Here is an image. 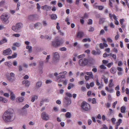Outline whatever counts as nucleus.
Masks as SVG:
<instances>
[{"mask_svg": "<svg viewBox=\"0 0 129 129\" xmlns=\"http://www.w3.org/2000/svg\"><path fill=\"white\" fill-rule=\"evenodd\" d=\"M22 26V24L21 23H19L16 24V26H13L12 29L13 30L16 32H18Z\"/></svg>", "mask_w": 129, "mask_h": 129, "instance_id": "6", "label": "nucleus"}, {"mask_svg": "<svg viewBox=\"0 0 129 129\" xmlns=\"http://www.w3.org/2000/svg\"><path fill=\"white\" fill-rule=\"evenodd\" d=\"M113 80L111 79L110 80L109 83V86L110 87H112L113 86V84L112 83Z\"/></svg>", "mask_w": 129, "mask_h": 129, "instance_id": "29", "label": "nucleus"}, {"mask_svg": "<svg viewBox=\"0 0 129 129\" xmlns=\"http://www.w3.org/2000/svg\"><path fill=\"white\" fill-rule=\"evenodd\" d=\"M1 18L4 23L7 24L9 22V21L8 18H5L3 17V16H1Z\"/></svg>", "mask_w": 129, "mask_h": 129, "instance_id": "10", "label": "nucleus"}, {"mask_svg": "<svg viewBox=\"0 0 129 129\" xmlns=\"http://www.w3.org/2000/svg\"><path fill=\"white\" fill-rule=\"evenodd\" d=\"M13 64L14 66H16L17 65V62L15 60L13 61Z\"/></svg>", "mask_w": 129, "mask_h": 129, "instance_id": "56", "label": "nucleus"}, {"mask_svg": "<svg viewBox=\"0 0 129 129\" xmlns=\"http://www.w3.org/2000/svg\"><path fill=\"white\" fill-rule=\"evenodd\" d=\"M26 108L25 106H24L21 110V114L23 115L24 114L23 112L26 113V110H25V109Z\"/></svg>", "mask_w": 129, "mask_h": 129, "instance_id": "20", "label": "nucleus"}, {"mask_svg": "<svg viewBox=\"0 0 129 129\" xmlns=\"http://www.w3.org/2000/svg\"><path fill=\"white\" fill-rule=\"evenodd\" d=\"M26 48L27 49H28V51L29 53H31L32 52V49L31 46H27L26 47Z\"/></svg>", "mask_w": 129, "mask_h": 129, "instance_id": "21", "label": "nucleus"}, {"mask_svg": "<svg viewBox=\"0 0 129 129\" xmlns=\"http://www.w3.org/2000/svg\"><path fill=\"white\" fill-rule=\"evenodd\" d=\"M6 65L7 66L9 67H10L12 66V63L10 62H7L5 63Z\"/></svg>", "mask_w": 129, "mask_h": 129, "instance_id": "27", "label": "nucleus"}, {"mask_svg": "<svg viewBox=\"0 0 129 129\" xmlns=\"http://www.w3.org/2000/svg\"><path fill=\"white\" fill-rule=\"evenodd\" d=\"M53 109L54 111L55 112H57L58 111V108L56 107H54L53 108Z\"/></svg>", "mask_w": 129, "mask_h": 129, "instance_id": "59", "label": "nucleus"}, {"mask_svg": "<svg viewBox=\"0 0 129 129\" xmlns=\"http://www.w3.org/2000/svg\"><path fill=\"white\" fill-rule=\"evenodd\" d=\"M62 43V42L59 39H57L55 41H52L51 45L53 47L56 48L59 46Z\"/></svg>", "mask_w": 129, "mask_h": 129, "instance_id": "5", "label": "nucleus"}, {"mask_svg": "<svg viewBox=\"0 0 129 129\" xmlns=\"http://www.w3.org/2000/svg\"><path fill=\"white\" fill-rule=\"evenodd\" d=\"M66 94L67 96L68 97L70 98L72 97V95L71 94L67 92L66 93Z\"/></svg>", "mask_w": 129, "mask_h": 129, "instance_id": "32", "label": "nucleus"}, {"mask_svg": "<svg viewBox=\"0 0 129 129\" xmlns=\"http://www.w3.org/2000/svg\"><path fill=\"white\" fill-rule=\"evenodd\" d=\"M17 54L16 53H15L14 54H12V55L13 58H14L16 57H17Z\"/></svg>", "mask_w": 129, "mask_h": 129, "instance_id": "55", "label": "nucleus"}, {"mask_svg": "<svg viewBox=\"0 0 129 129\" xmlns=\"http://www.w3.org/2000/svg\"><path fill=\"white\" fill-rule=\"evenodd\" d=\"M52 81L50 80H47L46 81L45 83L46 84H48L51 83Z\"/></svg>", "mask_w": 129, "mask_h": 129, "instance_id": "37", "label": "nucleus"}, {"mask_svg": "<svg viewBox=\"0 0 129 129\" xmlns=\"http://www.w3.org/2000/svg\"><path fill=\"white\" fill-rule=\"evenodd\" d=\"M37 16L36 14L30 15L28 17V19L30 20L33 21L36 19Z\"/></svg>", "mask_w": 129, "mask_h": 129, "instance_id": "13", "label": "nucleus"}, {"mask_svg": "<svg viewBox=\"0 0 129 129\" xmlns=\"http://www.w3.org/2000/svg\"><path fill=\"white\" fill-rule=\"evenodd\" d=\"M107 40L108 41V42L110 43H112L113 42V41L112 39H111L110 38H108L107 39Z\"/></svg>", "mask_w": 129, "mask_h": 129, "instance_id": "43", "label": "nucleus"}, {"mask_svg": "<svg viewBox=\"0 0 129 129\" xmlns=\"http://www.w3.org/2000/svg\"><path fill=\"white\" fill-rule=\"evenodd\" d=\"M92 64L93 63L90 60L86 58H81L80 59L79 61V65L81 67H84L88 65V63Z\"/></svg>", "mask_w": 129, "mask_h": 129, "instance_id": "2", "label": "nucleus"}, {"mask_svg": "<svg viewBox=\"0 0 129 129\" xmlns=\"http://www.w3.org/2000/svg\"><path fill=\"white\" fill-rule=\"evenodd\" d=\"M100 67L101 69H106V67L103 65H101Z\"/></svg>", "mask_w": 129, "mask_h": 129, "instance_id": "40", "label": "nucleus"}, {"mask_svg": "<svg viewBox=\"0 0 129 129\" xmlns=\"http://www.w3.org/2000/svg\"><path fill=\"white\" fill-rule=\"evenodd\" d=\"M7 80L11 82H12L15 81L16 79L15 77H9V76H7Z\"/></svg>", "mask_w": 129, "mask_h": 129, "instance_id": "14", "label": "nucleus"}, {"mask_svg": "<svg viewBox=\"0 0 129 129\" xmlns=\"http://www.w3.org/2000/svg\"><path fill=\"white\" fill-rule=\"evenodd\" d=\"M7 42V40L6 38H4L2 40L0 41V45L3 44L4 43Z\"/></svg>", "mask_w": 129, "mask_h": 129, "instance_id": "19", "label": "nucleus"}, {"mask_svg": "<svg viewBox=\"0 0 129 129\" xmlns=\"http://www.w3.org/2000/svg\"><path fill=\"white\" fill-rule=\"evenodd\" d=\"M113 64V63L112 62L109 63L107 65V66L109 68H110L111 67V66Z\"/></svg>", "mask_w": 129, "mask_h": 129, "instance_id": "49", "label": "nucleus"}, {"mask_svg": "<svg viewBox=\"0 0 129 129\" xmlns=\"http://www.w3.org/2000/svg\"><path fill=\"white\" fill-rule=\"evenodd\" d=\"M117 35H116L115 37V40H117L118 39V38L119 37V35H118V34L117 33Z\"/></svg>", "mask_w": 129, "mask_h": 129, "instance_id": "62", "label": "nucleus"}, {"mask_svg": "<svg viewBox=\"0 0 129 129\" xmlns=\"http://www.w3.org/2000/svg\"><path fill=\"white\" fill-rule=\"evenodd\" d=\"M12 53V51L10 48H8L7 49L3 51V54L4 55H9Z\"/></svg>", "mask_w": 129, "mask_h": 129, "instance_id": "9", "label": "nucleus"}, {"mask_svg": "<svg viewBox=\"0 0 129 129\" xmlns=\"http://www.w3.org/2000/svg\"><path fill=\"white\" fill-rule=\"evenodd\" d=\"M24 99V98L23 97H19L18 98L17 100L19 101V102H22Z\"/></svg>", "mask_w": 129, "mask_h": 129, "instance_id": "23", "label": "nucleus"}, {"mask_svg": "<svg viewBox=\"0 0 129 129\" xmlns=\"http://www.w3.org/2000/svg\"><path fill=\"white\" fill-rule=\"evenodd\" d=\"M42 22H43V25L44 26H46L47 25V24L46 21H42Z\"/></svg>", "mask_w": 129, "mask_h": 129, "instance_id": "51", "label": "nucleus"}, {"mask_svg": "<svg viewBox=\"0 0 129 129\" xmlns=\"http://www.w3.org/2000/svg\"><path fill=\"white\" fill-rule=\"evenodd\" d=\"M42 83L41 81H38L37 83L36 87L37 88L40 87L42 86Z\"/></svg>", "mask_w": 129, "mask_h": 129, "instance_id": "17", "label": "nucleus"}, {"mask_svg": "<svg viewBox=\"0 0 129 129\" xmlns=\"http://www.w3.org/2000/svg\"><path fill=\"white\" fill-rule=\"evenodd\" d=\"M15 117L14 110L12 109H8L4 112L3 118L6 122L13 121Z\"/></svg>", "mask_w": 129, "mask_h": 129, "instance_id": "1", "label": "nucleus"}, {"mask_svg": "<svg viewBox=\"0 0 129 129\" xmlns=\"http://www.w3.org/2000/svg\"><path fill=\"white\" fill-rule=\"evenodd\" d=\"M53 60L55 63L58 62L59 60V56L58 53L57 52H54L53 53Z\"/></svg>", "mask_w": 129, "mask_h": 129, "instance_id": "7", "label": "nucleus"}, {"mask_svg": "<svg viewBox=\"0 0 129 129\" xmlns=\"http://www.w3.org/2000/svg\"><path fill=\"white\" fill-rule=\"evenodd\" d=\"M125 110L126 108L125 107L122 106L121 108V111L122 113H125Z\"/></svg>", "mask_w": 129, "mask_h": 129, "instance_id": "24", "label": "nucleus"}, {"mask_svg": "<svg viewBox=\"0 0 129 129\" xmlns=\"http://www.w3.org/2000/svg\"><path fill=\"white\" fill-rule=\"evenodd\" d=\"M103 127L101 129H108V127L105 125L104 124L103 125Z\"/></svg>", "mask_w": 129, "mask_h": 129, "instance_id": "63", "label": "nucleus"}, {"mask_svg": "<svg viewBox=\"0 0 129 129\" xmlns=\"http://www.w3.org/2000/svg\"><path fill=\"white\" fill-rule=\"evenodd\" d=\"M94 28L93 27H91L89 28V29L88 31H89L92 32L94 30Z\"/></svg>", "mask_w": 129, "mask_h": 129, "instance_id": "61", "label": "nucleus"}, {"mask_svg": "<svg viewBox=\"0 0 129 129\" xmlns=\"http://www.w3.org/2000/svg\"><path fill=\"white\" fill-rule=\"evenodd\" d=\"M81 110L82 111H87L90 110V105L85 101H83L81 104Z\"/></svg>", "mask_w": 129, "mask_h": 129, "instance_id": "3", "label": "nucleus"}, {"mask_svg": "<svg viewBox=\"0 0 129 129\" xmlns=\"http://www.w3.org/2000/svg\"><path fill=\"white\" fill-rule=\"evenodd\" d=\"M7 100L6 99L3 98V97H2V102L5 103H6L7 102Z\"/></svg>", "mask_w": 129, "mask_h": 129, "instance_id": "39", "label": "nucleus"}, {"mask_svg": "<svg viewBox=\"0 0 129 129\" xmlns=\"http://www.w3.org/2000/svg\"><path fill=\"white\" fill-rule=\"evenodd\" d=\"M50 58V55H48L47 56V57L46 58V62L47 63L48 62L49 59Z\"/></svg>", "mask_w": 129, "mask_h": 129, "instance_id": "42", "label": "nucleus"}, {"mask_svg": "<svg viewBox=\"0 0 129 129\" xmlns=\"http://www.w3.org/2000/svg\"><path fill=\"white\" fill-rule=\"evenodd\" d=\"M37 9L39 10L40 9L41 6L38 3L37 4Z\"/></svg>", "mask_w": 129, "mask_h": 129, "instance_id": "60", "label": "nucleus"}, {"mask_svg": "<svg viewBox=\"0 0 129 129\" xmlns=\"http://www.w3.org/2000/svg\"><path fill=\"white\" fill-rule=\"evenodd\" d=\"M51 17L52 19L55 20L57 18V16L56 14H53L51 15Z\"/></svg>", "mask_w": 129, "mask_h": 129, "instance_id": "25", "label": "nucleus"}, {"mask_svg": "<svg viewBox=\"0 0 129 129\" xmlns=\"http://www.w3.org/2000/svg\"><path fill=\"white\" fill-rule=\"evenodd\" d=\"M42 26V24L40 23H37L34 25L35 27H38L41 26Z\"/></svg>", "mask_w": 129, "mask_h": 129, "instance_id": "30", "label": "nucleus"}, {"mask_svg": "<svg viewBox=\"0 0 129 129\" xmlns=\"http://www.w3.org/2000/svg\"><path fill=\"white\" fill-rule=\"evenodd\" d=\"M37 97L35 95L34 96H33L31 98V101L32 102H34L35 100V99H37Z\"/></svg>", "mask_w": 129, "mask_h": 129, "instance_id": "33", "label": "nucleus"}, {"mask_svg": "<svg viewBox=\"0 0 129 129\" xmlns=\"http://www.w3.org/2000/svg\"><path fill=\"white\" fill-rule=\"evenodd\" d=\"M105 31L103 29H102L100 31V35H103Z\"/></svg>", "mask_w": 129, "mask_h": 129, "instance_id": "54", "label": "nucleus"}, {"mask_svg": "<svg viewBox=\"0 0 129 129\" xmlns=\"http://www.w3.org/2000/svg\"><path fill=\"white\" fill-rule=\"evenodd\" d=\"M13 45L14 46L19 47L21 46V44L19 43L16 42L13 43Z\"/></svg>", "mask_w": 129, "mask_h": 129, "instance_id": "26", "label": "nucleus"}, {"mask_svg": "<svg viewBox=\"0 0 129 129\" xmlns=\"http://www.w3.org/2000/svg\"><path fill=\"white\" fill-rule=\"evenodd\" d=\"M110 72L112 73H115V69L114 68H111V69Z\"/></svg>", "mask_w": 129, "mask_h": 129, "instance_id": "38", "label": "nucleus"}, {"mask_svg": "<svg viewBox=\"0 0 129 129\" xmlns=\"http://www.w3.org/2000/svg\"><path fill=\"white\" fill-rule=\"evenodd\" d=\"M101 53V51L100 50H98L96 51L95 50H93L92 51V53L93 55H100Z\"/></svg>", "mask_w": 129, "mask_h": 129, "instance_id": "15", "label": "nucleus"}, {"mask_svg": "<svg viewBox=\"0 0 129 129\" xmlns=\"http://www.w3.org/2000/svg\"><path fill=\"white\" fill-rule=\"evenodd\" d=\"M66 50V48L64 47L60 48L59 49V50L61 51H65Z\"/></svg>", "mask_w": 129, "mask_h": 129, "instance_id": "44", "label": "nucleus"}, {"mask_svg": "<svg viewBox=\"0 0 129 129\" xmlns=\"http://www.w3.org/2000/svg\"><path fill=\"white\" fill-rule=\"evenodd\" d=\"M44 38L50 41L52 39L51 37H49L48 35H45L44 36Z\"/></svg>", "mask_w": 129, "mask_h": 129, "instance_id": "28", "label": "nucleus"}, {"mask_svg": "<svg viewBox=\"0 0 129 129\" xmlns=\"http://www.w3.org/2000/svg\"><path fill=\"white\" fill-rule=\"evenodd\" d=\"M101 93L102 95L103 96H105L106 95V93H105L104 91L103 90H102L101 91Z\"/></svg>", "mask_w": 129, "mask_h": 129, "instance_id": "52", "label": "nucleus"}, {"mask_svg": "<svg viewBox=\"0 0 129 129\" xmlns=\"http://www.w3.org/2000/svg\"><path fill=\"white\" fill-rule=\"evenodd\" d=\"M84 56L85 54H81L78 56L77 57L78 59H80V58H82V57H84Z\"/></svg>", "mask_w": 129, "mask_h": 129, "instance_id": "45", "label": "nucleus"}, {"mask_svg": "<svg viewBox=\"0 0 129 129\" xmlns=\"http://www.w3.org/2000/svg\"><path fill=\"white\" fill-rule=\"evenodd\" d=\"M109 61L108 60H103L102 61V62L104 64H106Z\"/></svg>", "mask_w": 129, "mask_h": 129, "instance_id": "64", "label": "nucleus"}, {"mask_svg": "<svg viewBox=\"0 0 129 129\" xmlns=\"http://www.w3.org/2000/svg\"><path fill=\"white\" fill-rule=\"evenodd\" d=\"M41 8L46 11H48L50 10L51 9V7L47 5H45L44 6H42Z\"/></svg>", "mask_w": 129, "mask_h": 129, "instance_id": "12", "label": "nucleus"}, {"mask_svg": "<svg viewBox=\"0 0 129 129\" xmlns=\"http://www.w3.org/2000/svg\"><path fill=\"white\" fill-rule=\"evenodd\" d=\"M105 21L104 19L103 18H100L99 20V23L100 24H103Z\"/></svg>", "mask_w": 129, "mask_h": 129, "instance_id": "34", "label": "nucleus"}, {"mask_svg": "<svg viewBox=\"0 0 129 129\" xmlns=\"http://www.w3.org/2000/svg\"><path fill=\"white\" fill-rule=\"evenodd\" d=\"M72 101L71 99L67 96H65L63 99V103L64 106L67 107L70 106L71 104Z\"/></svg>", "mask_w": 129, "mask_h": 129, "instance_id": "4", "label": "nucleus"}, {"mask_svg": "<svg viewBox=\"0 0 129 129\" xmlns=\"http://www.w3.org/2000/svg\"><path fill=\"white\" fill-rule=\"evenodd\" d=\"M65 115L66 117L68 118H70L71 116V113L69 112H67L65 114Z\"/></svg>", "mask_w": 129, "mask_h": 129, "instance_id": "22", "label": "nucleus"}, {"mask_svg": "<svg viewBox=\"0 0 129 129\" xmlns=\"http://www.w3.org/2000/svg\"><path fill=\"white\" fill-rule=\"evenodd\" d=\"M91 41V40L89 38H88V39L85 38L83 39L82 40V42H86L87 41H88L89 42H90Z\"/></svg>", "mask_w": 129, "mask_h": 129, "instance_id": "31", "label": "nucleus"}, {"mask_svg": "<svg viewBox=\"0 0 129 129\" xmlns=\"http://www.w3.org/2000/svg\"><path fill=\"white\" fill-rule=\"evenodd\" d=\"M1 16H3V17H4L5 18H7L8 19L9 18V15H7V14H3Z\"/></svg>", "mask_w": 129, "mask_h": 129, "instance_id": "35", "label": "nucleus"}, {"mask_svg": "<svg viewBox=\"0 0 129 129\" xmlns=\"http://www.w3.org/2000/svg\"><path fill=\"white\" fill-rule=\"evenodd\" d=\"M10 95L11 100L13 101L15 99V95L12 92L10 91Z\"/></svg>", "mask_w": 129, "mask_h": 129, "instance_id": "18", "label": "nucleus"}, {"mask_svg": "<svg viewBox=\"0 0 129 129\" xmlns=\"http://www.w3.org/2000/svg\"><path fill=\"white\" fill-rule=\"evenodd\" d=\"M104 8V7L102 6H100L98 7V9L100 10H102Z\"/></svg>", "mask_w": 129, "mask_h": 129, "instance_id": "48", "label": "nucleus"}, {"mask_svg": "<svg viewBox=\"0 0 129 129\" xmlns=\"http://www.w3.org/2000/svg\"><path fill=\"white\" fill-rule=\"evenodd\" d=\"M104 81L105 83L106 84H107L108 83V79L107 78L105 77H104Z\"/></svg>", "mask_w": 129, "mask_h": 129, "instance_id": "46", "label": "nucleus"}, {"mask_svg": "<svg viewBox=\"0 0 129 129\" xmlns=\"http://www.w3.org/2000/svg\"><path fill=\"white\" fill-rule=\"evenodd\" d=\"M67 2L69 4H71L73 2L72 0H66Z\"/></svg>", "mask_w": 129, "mask_h": 129, "instance_id": "57", "label": "nucleus"}, {"mask_svg": "<svg viewBox=\"0 0 129 129\" xmlns=\"http://www.w3.org/2000/svg\"><path fill=\"white\" fill-rule=\"evenodd\" d=\"M22 83L23 84H25L26 87H28L30 85V82L27 80H24L22 82Z\"/></svg>", "mask_w": 129, "mask_h": 129, "instance_id": "16", "label": "nucleus"}, {"mask_svg": "<svg viewBox=\"0 0 129 129\" xmlns=\"http://www.w3.org/2000/svg\"><path fill=\"white\" fill-rule=\"evenodd\" d=\"M10 77H15V74L14 73H11L10 74Z\"/></svg>", "mask_w": 129, "mask_h": 129, "instance_id": "58", "label": "nucleus"}, {"mask_svg": "<svg viewBox=\"0 0 129 129\" xmlns=\"http://www.w3.org/2000/svg\"><path fill=\"white\" fill-rule=\"evenodd\" d=\"M13 36L16 37H19L20 36V35L18 34H14Z\"/></svg>", "mask_w": 129, "mask_h": 129, "instance_id": "47", "label": "nucleus"}, {"mask_svg": "<svg viewBox=\"0 0 129 129\" xmlns=\"http://www.w3.org/2000/svg\"><path fill=\"white\" fill-rule=\"evenodd\" d=\"M111 121L113 124H114L116 121V119L114 118H112L111 119Z\"/></svg>", "mask_w": 129, "mask_h": 129, "instance_id": "53", "label": "nucleus"}, {"mask_svg": "<svg viewBox=\"0 0 129 129\" xmlns=\"http://www.w3.org/2000/svg\"><path fill=\"white\" fill-rule=\"evenodd\" d=\"M84 36L83 32L82 31H79L78 32L77 34V36L79 38H82Z\"/></svg>", "mask_w": 129, "mask_h": 129, "instance_id": "11", "label": "nucleus"}, {"mask_svg": "<svg viewBox=\"0 0 129 129\" xmlns=\"http://www.w3.org/2000/svg\"><path fill=\"white\" fill-rule=\"evenodd\" d=\"M41 116L44 120L47 121L49 119V115L45 112H43L41 114Z\"/></svg>", "mask_w": 129, "mask_h": 129, "instance_id": "8", "label": "nucleus"}, {"mask_svg": "<svg viewBox=\"0 0 129 129\" xmlns=\"http://www.w3.org/2000/svg\"><path fill=\"white\" fill-rule=\"evenodd\" d=\"M59 83L60 82H63L64 81L62 79H59V80H57V79L56 80Z\"/></svg>", "mask_w": 129, "mask_h": 129, "instance_id": "50", "label": "nucleus"}, {"mask_svg": "<svg viewBox=\"0 0 129 129\" xmlns=\"http://www.w3.org/2000/svg\"><path fill=\"white\" fill-rule=\"evenodd\" d=\"M92 19H88V24L89 25H91L92 24Z\"/></svg>", "mask_w": 129, "mask_h": 129, "instance_id": "41", "label": "nucleus"}, {"mask_svg": "<svg viewBox=\"0 0 129 129\" xmlns=\"http://www.w3.org/2000/svg\"><path fill=\"white\" fill-rule=\"evenodd\" d=\"M87 75L90 76L91 77H93L92 73V72H87Z\"/></svg>", "mask_w": 129, "mask_h": 129, "instance_id": "36", "label": "nucleus"}]
</instances>
